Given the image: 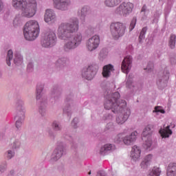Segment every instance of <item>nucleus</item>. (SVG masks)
I'll return each instance as SVG.
<instances>
[{
	"mask_svg": "<svg viewBox=\"0 0 176 176\" xmlns=\"http://www.w3.org/2000/svg\"><path fill=\"white\" fill-rule=\"evenodd\" d=\"M78 30H79V22L76 18L71 19L69 23H63L59 25L58 28V38L67 41L63 47L65 52H69L80 45V42H82L80 33L71 36V34L76 32Z\"/></svg>",
	"mask_w": 176,
	"mask_h": 176,
	"instance_id": "obj_1",
	"label": "nucleus"
},
{
	"mask_svg": "<svg viewBox=\"0 0 176 176\" xmlns=\"http://www.w3.org/2000/svg\"><path fill=\"white\" fill-rule=\"evenodd\" d=\"M12 6L21 10V16L31 19L36 14V1L33 0L28 3L25 0H12Z\"/></svg>",
	"mask_w": 176,
	"mask_h": 176,
	"instance_id": "obj_2",
	"label": "nucleus"
},
{
	"mask_svg": "<svg viewBox=\"0 0 176 176\" xmlns=\"http://www.w3.org/2000/svg\"><path fill=\"white\" fill-rule=\"evenodd\" d=\"M120 98V94L115 92L114 94L107 96L104 102L105 109H112L113 113L118 112V109H121L123 107H126L127 104L125 100H121V103L118 104V100Z\"/></svg>",
	"mask_w": 176,
	"mask_h": 176,
	"instance_id": "obj_3",
	"label": "nucleus"
},
{
	"mask_svg": "<svg viewBox=\"0 0 176 176\" xmlns=\"http://www.w3.org/2000/svg\"><path fill=\"white\" fill-rule=\"evenodd\" d=\"M25 38L27 41H35L37 36H39V23L35 20L28 21L23 30Z\"/></svg>",
	"mask_w": 176,
	"mask_h": 176,
	"instance_id": "obj_4",
	"label": "nucleus"
},
{
	"mask_svg": "<svg viewBox=\"0 0 176 176\" xmlns=\"http://www.w3.org/2000/svg\"><path fill=\"white\" fill-rule=\"evenodd\" d=\"M111 34L114 39H119L126 34V25L123 23H113L110 25Z\"/></svg>",
	"mask_w": 176,
	"mask_h": 176,
	"instance_id": "obj_5",
	"label": "nucleus"
},
{
	"mask_svg": "<svg viewBox=\"0 0 176 176\" xmlns=\"http://www.w3.org/2000/svg\"><path fill=\"white\" fill-rule=\"evenodd\" d=\"M57 37L56 34L52 31L45 34L44 39L42 41L41 45L43 47H52L56 45Z\"/></svg>",
	"mask_w": 176,
	"mask_h": 176,
	"instance_id": "obj_6",
	"label": "nucleus"
},
{
	"mask_svg": "<svg viewBox=\"0 0 176 176\" xmlns=\"http://www.w3.org/2000/svg\"><path fill=\"white\" fill-rule=\"evenodd\" d=\"M133 8L134 5L132 3H122L116 8V13L121 16H127L133 12Z\"/></svg>",
	"mask_w": 176,
	"mask_h": 176,
	"instance_id": "obj_7",
	"label": "nucleus"
},
{
	"mask_svg": "<svg viewBox=\"0 0 176 176\" xmlns=\"http://www.w3.org/2000/svg\"><path fill=\"white\" fill-rule=\"evenodd\" d=\"M118 112L116 113H120L119 116L116 118V122L118 124H123L124 122L129 119V116H130V110L126 109V107H121L118 110Z\"/></svg>",
	"mask_w": 176,
	"mask_h": 176,
	"instance_id": "obj_8",
	"label": "nucleus"
},
{
	"mask_svg": "<svg viewBox=\"0 0 176 176\" xmlns=\"http://www.w3.org/2000/svg\"><path fill=\"white\" fill-rule=\"evenodd\" d=\"M100 45V36L98 35H94L91 38H90L87 43V47L89 52H93V50H96L98 45Z\"/></svg>",
	"mask_w": 176,
	"mask_h": 176,
	"instance_id": "obj_9",
	"label": "nucleus"
},
{
	"mask_svg": "<svg viewBox=\"0 0 176 176\" xmlns=\"http://www.w3.org/2000/svg\"><path fill=\"white\" fill-rule=\"evenodd\" d=\"M151 134H152V131L151 130V126L148 125L146 126L142 132L143 137H147V140H146L144 144V149H149L152 146V140L151 139Z\"/></svg>",
	"mask_w": 176,
	"mask_h": 176,
	"instance_id": "obj_10",
	"label": "nucleus"
},
{
	"mask_svg": "<svg viewBox=\"0 0 176 176\" xmlns=\"http://www.w3.org/2000/svg\"><path fill=\"white\" fill-rule=\"evenodd\" d=\"M133 58L131 56L125 57L121 65V69L124 74H129L131 68V63Z\"/></svg>",
	"mask_w": 176,
	"mask_h": 176,
	"instance_id": "obj_11",
	"label": "nucleus"
},
{
	"mask_svg": "<svg viewBox=\"0 0 176 176\" xmlns=\"http://www.w3.org/2000/svg\"><path fill=\"white\" fill-rule=\"evenodd\" d=\"M96 72L94 70V67L93 66H89L87 69H84L82 72V76L87 80H91L93 78H94V75H96Z\"/></svg>",
	"mask_w": 176,
	"mask_h": 176,
	"instance_id": "obj_12",
	"label": "nucleus"
},
{
	"mask_svg": "<svg viewBox=\"0 0 176 176\" xmlns=\"http://www.w3.org/2000/svg\"><path fill=\"white\" fill-rule=\"evenodd\" d=\"M138 133L137 131H133L129 135H126L123 138V142L125 145H131L133 142H135L137 140Z\"/></svg>",
	"mask_w": 176,
	"mask_h": 176,
	"instance_id": "obj_13",
	"label": "nucleus"
},
{
	"mask_svg": "<svg viewBox=\"0 0 176 176\" xmlns=\"http://www.w3.org/2000/svg\"><path fill=\"white\" fill-rule=\"evenodd\" d=\"M54 6L56 9L65 10V8L69 5L68 0H54Z\"/></svg>",
	"mask_w": 176,
	"mask_h": 176,
	"instance_id": "obj_14",
	"label": "nucleus"
},
{
	"mask_svg": "<svg viewBox=\"0 0 176 176\" xmlns=\"http://www.w3.org/2000/svg\"><path fill=\"white\" fill-rule=\"evenodd\" d=\"M131 157L133 160H138L141 157V148L137 146H133L131 152Z\"/></svg>",
	"mask_w": 176,
	"mask_h": 176,
	"instance_id": "obj_15",
	"label": "nucleus"
},
{
	"mask_svg": "<svg viewBox=\"0 0 176 176\" xmlns=\"http://www.w3.org/2000/svg\"><path fill=\"white\" fill-rule=\"evenodd\" d=\"M153 159V155L152 154L147 155L144 157V160L140 164V167L142 168H147L148 166L151 164L152 160Z\"/></svg>",
	"mask_w": 176,
	"mask_h": 176,
	"instance_id": "obj_16",
	"label": "nucleus"
},
{
	"mask_svg": "<svg viewBox=\"0 0 176 176\" xmlns=\"http://www.w3.org/2000/svg\"><path fill=\"white\" fill-rule=\"evenodd\" d=\"M113 65H107L103 67L102 76L103 78H109L111 73L113 71Z\"/></svg>",
	"mask_w": 176,
	"mask_h": 176,
	"instance_id": "obj_17",
	"label": "nucleus"
},
{
	"mask_svg": "<svg viewBox=\"0 0 176 176\" xmlns=\"http://www.w3.org/2000/svg\"><path fill=\"white\" fill-rule=\"evenodd\" d=\"M167 176H176V163H170L166 170Z\"/></svg>",
	"mask_w": 176,
	"mask_h": 176,
	"instance_id": "obj_18",
	"label": "nucleus"
},
{
	"mask_svg": "<svg viewBox=\"0 0 176 176\" xmlns=\"http://www.w3.org/2000/svg\"><path fill=\"white\" fill-rule=\"evenodd\" d=\"M55 19L56 15L54 14V12H53V10H47L44 17L45 23H50L52 20H54Z\"/></svg>",
	"mask_w": 176,
	"mask_h": 176,
	"instance_id": "obj_19",
	"label": "nucleus"
},
{
	"mask_svg": "<svg viewBox=\"0 0 176 176\" xmlns=\"http://www.w3.org/2000/svg\"><path fill=\"white\" fill-rule=\"evenodd\" d=\"M160 134L162 138H168L173 134V131L170 129V126H167L165 129L160 130Z\"/></svg>",
	"mask_w": 176,
	"mask_h": 176,
	"instance_id": "obj_20",
	"label": "nucleus"
},
{
	"mask_svg": "<svg viewBox=\"0 0 176 176\" xmlns=\"http://www.w3.org/2000/svg\"><path fill=\"white\" fill-rule=\"evenodd\" d=\"M109 151H115V145L112 144H104V146L100 148V155H105Z\"/></svg>",
	"mask_w": 176,
	"mask_h": 176,
	"instance_id": "obj_21",
	"label": "nucleus"
},
{
	"mask_svg": "<svg viewBox=\"0 0 176 176\" xmlns=\"http://www.w3.org/2000/svg\"><path fill=\"white\" fill-rule=\"evenodd\" d=\"M122 0H105L104 4L109 8H113L114 6H118Z\"/></svg>",
	"mask_w": 176,
	"mask_h": 176,
	"instance_id": "obj_22",
	"label": "nucleus"
},
{
	"mask_svg": "<svg viewBox=\"0 0 176 176\" xmlns=\"http://www.w3.org/2000/svg\"><path fill=\"white\" fill-rule=\"evenodd\" d=\"M63 151H64V148L63 147H59L58 148H56L54 151V155L55 156L54 160H57L60 159V157H61V156H63Z\"/></svg>",
	"mask_w": 176,
	"mask_h": 176,
	"instance_id": "obj_23",
	"label": "nucleus"
},
{
	"mask_svg": "<svg viewBox=\"0 0 176 176\" xmlns=\"http://www.w3.org/2000/svg\"><path fill=\"white\" fill-rule=\"evenodd\" d=\"M160 174H162L160 168L154 167L148 174V176H160Z\"/></svg>",
	"mask_w": 176,
	"mask_h": 176,
	"instance_id": "obj_24",
	"label": "nucleus"
},
{
	"mask_svg": "<svg viewBox=\"0 0 176 176\" xmlns=\"http://www.w3.org/2000/svg\"><path fill=\"white\" fill-rule=\"evenodd\" d=\"M14 63V64H16V65H21V64H23V58L21 57V55H20V54H15Z\"/></svg>",
	"mask_w": 176,
	"mask_h": 176,
	"instance_id": "obj_25",
	"label": "nucleus"
},
{
	"mask_svg": "<svg viewBox=\"0 0 176 176\" xmlns=\"http://www.w3.org/2000/svg\"><path fill=\"white\" fill-rule=\"evenodd\" d=\"M80 19L81 20H85V17H86V16H87V14L89 13V7L87 6H85L81 9L80 11Z\"/></svg>",
	"mask_w": 176,
	"mask_h": 176,
	"instance_id": "obj_26",
	"label": "nucleus"
},
{
	"mask_svg": "<svg viewBox=\"0 0 176 176\" xmlns=\"http://www.w3.org/2000/svg\"><path fill=\"white\" fill-rule=\"evenodd\" d=\"M175 34H171L168 42V45L170 47V49H174V47H175Z\"/></svg>",
	"mask_w": 176,
	"mask_h": 176,
	"instance_id": "obj_27",
	"label": "nucleus"
},
{
	"mask_svg": "<svg viewBox=\"0 0 176 176\" xmlns=\"http://www.w3.org/2000/svg\"><path fill=\"white\" fill-rule=\"evenodd\" d=\"M13 58V51L9 50L8 52L7 58H6V63L7 65L10 67V60Z\"/></svg>",
	"mask_w": 176,
	"mask_h": 176,
	"instance_id": "obj_28",
	"label": "nucleus"
},
{
	"mask_svg": "<svg viewBox=\"0 0 176 176\" xmlns=\"http://www.w3.org/2000/svg\"><path fill=\"white\" fill-rule=\"evenodd\" d=\"M148 30V28H143L142 31L140 32V36H139V42H141L142 39H145V34H146V31Z\"/></svg>",
	"mask_w": 176,
	"mask_h": 176,
	"instance_id": "obj_29",
	"label": "nucleus"
},
{
	"mask_svg": "<svg viewBox=\"0 0 176 176\" xmlns=\"http://www.w3.org/2000/svg\"><path fill=\"white\" fill-rule=\"evenodd\" d=\"M124 138L123 137V134L120 133L117 136H116V138H114V142H116V144H120V142L123 141Z\"/></svg>",
	"mask_w": 176,
	"mask_h": 176,
	"instance_id": "obj_30",
	"label": "nucleus"
},
{
	"mask_svg": "<svg viewBox=\"0 0 176 176\" xmlns=\"http://www.w3.org/2000/svg\"><path fill=\"white\" fill-rule=\"evenodd\" d=\"M135 24H137V18H133L131 22L129 25V30L133 31L135 27Z\"/></svg>",
	"mask_w": 176,
	"mask_h": 176,
	"instance_id": "obj_31",
	"label": "nucleus"
},
{
	"mask_svg": "<svg viewBox=\"0 0 176 176\" xmlns=\"http://www.w3.org/2000/svg\"><path fill=\"white\" fill-rule=\"evenodd\" d=\"M43 89V87H42V86L37 87V89H36V93H37L36 99L37 100H39V98H41V93H42Z\"/></svg>",
	"mask_w": 176,
	"mask_h": 176,
	"instance_id": "obj_32",
	"label": "nucleus"
},
{
	"mask_svg": "<svg viewBox=\"0 0 176 176\" xmlns=\"http://www.w3.org/2000/svg\"><path fill=\"white\" fill-rule=\"evenodd\" d=\"M153 112H160V113H166L164 109H160V107H155Z\"/></svg>",
	"mask_w": 176,
	"mask_h": 176,
	"instance_id": "obj_33",
	"label": "nucleus"
},
{
	"mask_svg": "<svg viewBox=\"0 0 176 176\" xmlns=\"http://www.w3.org/2000/svg\"><path fill=\"white\" fill-rule=\"evenodd\" d=\"M13 156H14V153H13V151H8V155H7L8 159H12Z\"/></svg>",
	"mask_w": 176,
	"mask_h": 176,
	"instance_id": "obj_34",
	"label": "nucleus"
},
{
	"mask_svg": "<svg viewBox=\"0 0 176 176\" xmlns=\"http://www.w3.org/2000/svg\"><path fill=\"white\" fill-rule=\"evenodd\" d=\"M52 127H54L55 130H60V126H58V124L56 122H54L52 124Z\"/></svg>",
	"mask_w": 176,
	"mask_h": 176,
	"instance_id": "obj_35",
	"label": "nucleus"
},
{
	"mask_svg": "<svg viewBox=\"0 0 176 176\" xmlns=\"http://www.w3.org/2000/svg\"><path fill=\"white\" fill-rule=\"evenodd\" d=\"M146 69H148V71H152V69H153V63H149L147 65Z\"/></svg>",
	"mask_w": 176,
	"mask_h": 176,
	"instance_id": "obj_36",
	"label": "nucleus"
},
{
	"mask_svg": "<svg viewBox=\"0 0 176 176\" xmlns=\"http://www.w3.org/2000/svg\"><path fill=\"white\" fill-rule=\"evenodd\" d=\"M16 129H19V127H21V121H16Z\"/></svg>",
	"mask_w": 176,
	"mask_h": 176,
	"instance_id": "obj_37",
	"label": "nucleus"
},
{
	"mask_svg": "<svg viewBox=\"0 0 176 176\" xmlns=\"http://www.w3.org/2000/svg\"><path fill=\"white\" fill-rule=\"evenodd\" d=\"M3 10V3L0 0V12H2Z\"/></svg>",
	"mask_w": 176,
	"mask_h": 176,
	"instance_id": "obj_38",
	"label": "nucleus"
},
{
	"mask_svg": "<svg viewBox=\"0 0 176 176\" xmlns=\"http://www.w3.org/2000/svg\"><path fill=\"white\" fill-rule=\"evenodd\" d=\"M31 68H32V63H29L28 65V71L29 72L31 71Z\"/></svg>",
	"mask_w": 176,
	"mask_h": 176,
	"instance_id": "obj_39",
	"label": "nucleus"
},
{
	"mask_svg": "<svg viewBox=\"0 0 176 176\" xmlns=\"http://www.w3.org/2000/svg\"><path fill=\"white\" fill-rule=\"evenodd\" d=\"M97 176H105V173L98 172Z\"/></svg>",
	"mask_w": 176,
	"mask_h": 176,
	"instance_id": "obj_40",
	"label": "nucleus"
},
{
	"mask_svg": "<svg viewBox=\"0 0 176 176\" xmlns=\"http://www.w3.org/2000/svg\"><path fill=\"white\" fill-rule=\"evenodd\" d=\"M146 10V6L144 5V6H143V7L142 8L141 12H145Z\"/></svg>",
	"mask_w": 176,
	"mask_h": 176,
	"instance_id": "obj_41",
	"label": "nucleus"
},
{
	"mask_svg": "<svg viewBox=\"0 0 176 176\" xmlns=\"http://www.w3.org/2000/svg\"><path fill=\"white\" fill-rule=\"evenodd\" d=\"M75 120H76V118H74V119L73 122H72V124L74 125V123L75 122Z\"/></svg>",
	"mask_w": 176,
	"mask_h": 176,
	"instance_id": "obj_42",
	"label": "nucleus"
},
{
	"mask_svg": "<svg viewBox=\"0 0 176 176\" xmlns=\"http://www.w3.org/2000/svg\"><path fill=\"white\" fill-rule=\"evenodd\" d=\"M0 171H1V173L3 171V168H2V166L0 167Z\"/></svg>",
	"mask_w": 176,
	"mask_h": 176,
	"instance_id": "obj_43",
	"label": "nucleus"
},
{
	"mask_svg": "<svg viewBox=\"0 0 176 176\" xmlns=\"http://www.w3.org/2000/svg\"><path fill=\"white\" fill-rule=\"evenodd\" d=\"M16 142L15 143H14V146H13V148H16Z\"/></svg>",
	"mask_w": 176,
	"mask_h": 176,
	"instance_id": "obj_44",
	"label": "nucleus"
},
{
	"mask_svg": "<svg viewBox=\"0 0 176 176\" xmlns=\"http://www.w3.org/2000/svg\"><path fill=\"white\" fill-rule=\"evenodd\" d=\"M16 21H17V19H15L14 20V23L16 22Z\"/></svg>",
	"mask_w": 176,
	"mask_h": 176,
	"instance_id": "obj_45",
	"label": "nucleus"
},
{
	"mask_svg": "<svg viewBox=\"0 0 176 176\" xmlns=\"http://www.w3.org/2000/svg\"><path fill=\"white\" fill-rule=\"evenodd\" d=\"M89 175H90V174H91V172H89V173H88Z\"/></svg>",
	"mask_w": 176,
	"mask_h": 176,
	"instance_id": "obj_46",
	"label": "nucleus"
},
{
	"mask_svg": "<svg viewBox=\"0 0 176 176\" xmlns=\"http://www.w3.org/2000/svg\"><path fill=\"white\" fill-rule=\"evenodd\" d=\"M103 52H104V51H101V52H100V54H102Z\"/></svg>",
	"mask_w": 176,
	"mask_h": 176,
	"instance_id": "obj_47",
	"label": "nucleus"
},
{
	"mask_svg": "<svg viewBox=\"0 0 176 176\" xmlns=\"http://www.w3.org/2000/svg\"><path fill=\"white\" fill-rule=\"evenodd\" d=\"M127 83H129V78H128V80H127Z\"/></svg>",
	"mask_w": 176,
	"mask_h": 176,
	"instance_id": "obj_48",
	"label": "nucleus"
},
{
	"mask_svg": "<svg viewBox=\"0 0 176 176\" xmlns=\"http://www.w3.org/2000/svg\"><path fill=\"white\" fill-rule=\"evenodd\" d=\"M60 61H61V60H58V63H60Z\"/></svg>",
	"mask_w": 176,
	"mask_h": 176,
	"instance_id": "obj_49",
	"label": "nucleus"
},
{
	"mask_svg": "<svg viewBox=\"0 0 176 176\" xmlns=\"http://www.w3.org/2000/svg\"><path fill=\"white\" fill-rule=\"evenodd\" d=\"M159 1H162V0H159Z\"/></svg>",
	"mask_w": 176,
	"mask_h": 176,
	"instance_id": "obj_50",
	"label": "nucleus"
},
{
	"mask_svg": "<svg viewBox=\"0 0 176 176\" xmlns=\"http://www.w3.org/2000/svg\"><path fill=\"white\" fill-rule=\"evenodd\" d=\"M16 144H19V142H16Z\"/></svg>",
	"mask_w": 176,
	"mask_h": 176,
	"instance_id": "obj_51",
	"label": "nucleus"
}]
</instances>
